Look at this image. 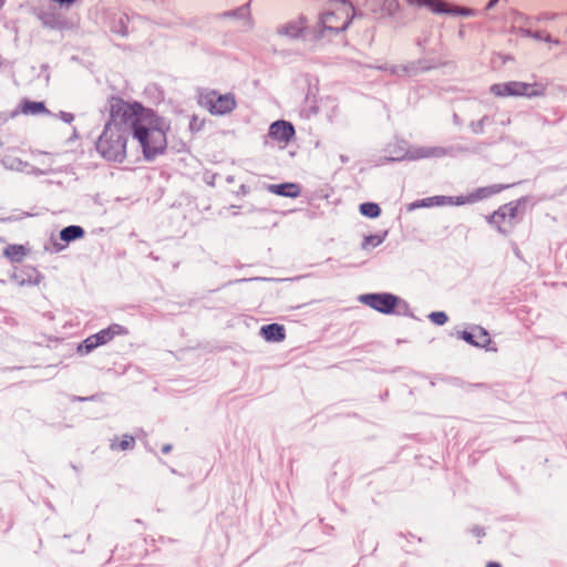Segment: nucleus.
I'll use <instances>...</instances> for the list:
<instances>
[{
    "mask_svg": "<svg viewBox=\"0 0 567 567\" xmlns=\"http://www.w3.org/2000/svg\"><path fill=\"white\" fill-rule=\"evenodd\" d=\"M110 117L96 141L99 154L107 161L122 162L126 156L130 118L134 115L131 103L121 97L109 101Z\"/></svg>",
    "mask_w": 567,
    "mask_h": 567,
    "instance_id": "obj_1",
    "label": "nucleus"
},
{
    "mask_svg": "<svg viewBox=\"0 0 567 567\" xmlns=\"http://www.w3.org/2000/svg\"><path fill=\"white\" fill-rule=\"evenodd\" d=\"M134 115L130 118V130L138 141L144 157L153 159L163 154L167 147V127L154 111L145 109L137 102L131 103Z\"/></svg>",
    "mask_w": 567,
    "mask_h": 567,
    "instance_id": "obj_2",
    "label": "nucleus"
},
{
    "mask_svg": "<svg viewBox=\"0 0 567 567\" xmlns=\"http://www.w3.org/2000/svg\"><path fill=\"white\" fill-rule=\"evenodd\" d=\"M354 16L353 7L346 0L332 1L320 14L317 25L311 31V39L320 41L347 29Z\"/></svg>",
    "mask_w": 567,
    "mask_h": 567,
    "instance_id": "obj_3",
    "label": "nucleus"
},
{
    "mask_svg": "<svg viewBox=\"0 0 567 567\" xmlns=\"http://www.w3.org/2000/svg\"><path fill=\"white\" fill-rule=\"evenodd\" d=\"M525 213V199H516L498 207L487 217V221L499 234L507 235L520 221Z\"/></svg>",
    "mask_w": 567,
    "mask_h": 567,
    "instance_id": "obj_4",
    "label": "nucleus"
},
{
    "mask_svg": "<svg viewBox=\"0 0 567 567\" xmlns=\"http://www.w3.org/2000/svg\"><path fill=\"white\" fill-rule=\"evenodd\" d=\"M489 92L496 97H538L546 92V85L539 82L508 81L496 83L489 87Z\"/></svg>",
    "mask_w": 567,
    "mask_h": 567,
    "instance_id": "obj_5",
    "label": "nucleus"
},
{
    "mask_svg": "<svg viewBox=\"0 0 567 567\" xmlns=\"http://www.w3.org/2000/svg\"><path fill=\"white\" fill-rule=\"evenodd\" d=\"M197 102L199 106L207 110L213 115L230 113L237 105L234 94H217V92L213 90L200 92Z\"/></svg>",
    "mask_w": 567,
    "mask_h": 567,
    "instance_id": "obj_6",
    "label": "nucleus"
},
{
    "mask_svg": "<svg viewBox=\"0 0 567 567\" xmlns=\"http://www.w3.org/2000/svg\"><path fill=\"white\" fill-rule=\"evenodd\" d=\"M127 330L121 324H111L106 329L99 331L95 334L87 337L79 347L78 352L86 354L100 346L111 342L116 336L126 334Z\"/></svg>",
    "mask_w": 567,
    "mask_h": 567,
    "instance_id": "obj_7",
    "label": "nucleus"
},
{
    "mask_svg": "<svg viewBox=\"0 0 567 567\" xmlns=\"http://www.w3.org/2000/svg\"><path fill=\"white\" fill-rule=\"evenodd\" d=\"M359 300L382 313H392L399 303V298L392 293H367L361 295Z\"/></svg>",
    "mask_w": 567,
    "mask_h": 567,
    "instance_id": "obj_8",
    "label": "nucleus"
},
{
    "mask_svg": "<svg viewBox=\"0 0 567 567\" xmlns=\"http://www.w3.org/2000/svg\"><path fill=\"white\" fill-rule=\"evenodd\" d=\"M411 6L425 7L433 13H446L454 16L471 17L474 14V10L464 7H451L443 0H406Z\"/></svg>",
    "mask_w": 567,
    "mask_h": 567,
    "instance_id": "obj_9",
    "label": "nucleus"
},
{
    "mask_svg": "<svg viewBox=\"0 0 567 567\" xmlns=\"http://www.w3.org/2000/svg\"><path fill=\"white\" fill-rule=\"evenodd\" d=\"M295 133V127L290 122L276 121L270 125L268 135L284 146H287L293 138Z\"/></svg>",
    "mask_w": 567,
    "mask_h": 567,
    "instance_id": "obj_10",
    "label": "nucleus"
},
{
    "mask_svg": "<svg viewBox=\"0 0 567 567\" xmlns=\"http://www.w3.org/2000/svg\"><path fill=\"white\" fill-rule=\"evenodd\" d=\"M462 338L476 347H487L491 343V337L488 332L480 327L474 328L472 331H464Z\"/></svg>",
    "mask_w": 567,
    "mask_h": 567,
    "instance_id": "obj_11",
    "label": "nucleus"
},
{
    "mask_svg": "<svg viewBox=\"0 0 567 567\" xmlns=\"http://www.w3.org/2000/svg\"><path fill=\"white\" fill-rule=\"evenodd\" d=\"M30 254V249L25 245L12 244L3 249V256L11 262H22Z\"/></svg>",
    "mask_w": 567,
    "mask_h": 567,
    "instance_id": "obj_12",
    "label": "nucleus"
},
{
    "mask_svg": "<svg viewBox=\"0 0 567 567\" xmlns=\"http://www.w3.org/2000/svg\"><path fill=\"white\" fill-rule=\"evenodd\" d=\"M260 333L265 338V340L272 342H280L284 341L286 338V331L284 326L278 323L262 326L260 329Z\"/></svg>",
    "mask_w": 567,
    "mask_h": 567,
    "instance_id": "obj_13",
    "label": "nucleus"
},
{
    "mask_svg": "<svg viewBox=\"0 0 567 567\" xmlns=\"http://www.w3.org/2000/svg\"><path fill=\"white\" fill-rule=\"evenodd\" d=\"M505 188H507V186L501 185V184H495V185H491L487 187H481V188L476 189L474 193L467 195V200L475 203L477 200L496 195V194L501 193L502 190H504Z\"/></svg>",
    "mask_w": 567,
    "mask_h": 567,
    "instance_id": "obj_14",
    "label": "nucleus"
},
{
    "mask_svg": "<svg viewBox=\"0 0 567 567\" xmlns=\"http://www.w3.org/2000/svg\"><path fill=\"white\" fill-rule=\"evenodd\" d=\"M269 190L272 194L285 197H298L300 195V186L293 183H284L278 185H270Z\"/></svg>",
    "mask_w": 567,
    "mask_h": 567,
    "instance_id": "obj_15",
    "label": "nucleus"
},
{
    "mask_svg": "<svg viewBox=\"0 0 567 567\" xmlns=\"http://www.w3.org/2000/svg\"><path fill=\"white\" fill-rule=\"evenodd\" d=\"M19 107L20 112L24 115L49 114V110L43 102L23 100Z\"/></svg>",
    "mask_w": 567,
    "mask_h": 567,
    "instance_id": "obj_16",
    "label": "nucleus"
},
{
    "mask_svg": "<svg viewBox=\"0 0 567 567\" xmlns=\"http://www.w3.org/2000/svg\"><path fill=\"white\" fill-rule=\"evenodd\" d=\"M306 29V21L305 19L300 18L296 21L289 22L287 25H285L280 33L290 38H298L302 34L303 30Z\"/></svg>",
    "mask_w": 567,
    "mask_h": 567,
    "instance_id": "obj_17",
    "label": "nucleus"
},
{
    "mask_svg": "<svg viewBox=\"0 0 567 567\" xmlns=\"http://www.w3.org/2000/svg\"><path fill=\"white\" fill-rule=\"evenodd\" d=\"M135 445V439L132 435L125 434L122 437H116L111 443L113 451H126L133 449Z\"/></svg>",
    "mask_w": 567,
    "mask_h": 567,
    "instance_id": "obj_18",
    "label": "nucleus"
},
{
    "mask_svg": "<svg viewBox=\"0 0 567 567\" xmlns=\"http://www.w3.org/2000/svg\"><path fill=\"white\" fill-rule=\"evenodd\" d=\"M83 236L84 229L80 226H68L63 228L60 233V238L66 243L82 238Z\"/></svg>",
    "mask_w": 567,
    "mask_h": 567,
    "instance_id": "obj_19",
    "label": "nucleus"
},
{
    "mask_svg": "<svg viewBox=\"0 0 567 567\" xmlns=\"http://www.w3.org/2000/svg\"><path fill=\"white\" fill-rule=\"evenodd\" d=\"M360 213L367 217L375 218L381 214V209L375 203H363L360 205Z\"/></svg>",
    "mask_w": 567,
    "mask_h": 567,
    "instance_id": "obj_20",
    "label": "nucleus"
},
{
    "mask_svg": "<svg viewBox=\"0 0 567 567\" xmlns=\"http://www.w3.org/2000/svg\"><path fill=\"white\" fill-rule=\"evenodd\" d=\"M447 202H446V197L444 196H434V197H430V198H425V199H422L420 204H417L416 206L417 207H429V206H432V205H445Z\"/></svg>",
    "mask_w": 567,
    "mask_h": 567,
    "instance_id": "obj_21",
    "label": "nucleus"
},
{
    "mask_svg": "<svg viewBox=\"0 0 567 567\" xmlns=\"http://www.w3.org/2000/svg\"><path fill=\"white\" fill-rule=\"evenodd\" d=\"M430 319L433 323L435 324H439V326H443L444 323L447 322L449 318L446 316L445 312L443 311H436V312H432L430 315Z\"/></svg>",
    "mask_w": 567,
    "mask_h": 567,
    "instance_id": "obj_22",
    "label": "nucleus"
},
{
    "mask_svg": "<svg viewBox=\"0 0 567 567\" xmlns=\"http://www.w3.org/2000/svg\"><path fill=\"white\" fill-rule=\"evenodd\" d=\"M205 121L197 115H193L189 122V130L194 133L199 132L204 127Z\"/></svg>",
    "mask_w": 567,
    "mask_h": 567,
    "instance_id": "obj_23",
    "label": "nucleus"
},
{
    "mask_svg": "<svg viewBox=\"0 0 567 567\" xmlns=\"http://www.w3.org/2000/svg\"><path fill=\"white\" fill-rule=\"evenodd\" d=\"M446 204H456V205H465V204H473V202L467 200V196H461L457 197L455 202H453L451 198H446Z\"/></svg>",
    "mask_w": 567,
    "mask_h": 567,
    "instance_id": "obj_24",
    "label": "nucleus"
},
{
    "mask_svg": "<svg viewBox=\"0 0 567 567\" xmlns=\"http://www.w3.org/2000/svg\"><path fill=\"white\" fill-rule=\"evenodd\" d=\"M512 17H513V21H526L527 20L526 16L519 11H513Z\"/></svg>",
    "mask_w": 567,
    "mask_h": 567,
    "instance_id": "obj_25",
    "label": "nucleus"
},
{
    "mask_svg": "<svg viewBox=\"0 0 567 567\" xmlns=\"http://www.w3.org/2000/svg\"><path fill=\"white\" fill-rule=\"evenodd\" d=\"M380 240L377 237H367L364 241V247H367L368 244L378 245Z\"/></svg>",
    "mask_w": 567,
    "mask_h": 567,
    "instance_id": "obj_26",
    "label": "nucleus"
},
{
    "mask_svg": "<svg viewBox=\"0 0 567 567\" xmlns=\"http://www.w3.org/2000/svg\"><path fill=\"white\" fill-rule=\"evenodd\" d=\"M486 567H502L501 564L496 563V561H489L486 564Z\"/></svg>",
    "mask_w": 567,
    "mask_h": 567,
    "instance_id": "obj_27",
    "label": "nucleus"
},
{
    "mask_svg": "<svg viewBox=\"0 0 567 567\" xmlns=\"http://www.w3.org/2000/svg\"><path fill=\"white\" fill-rule=\"evenodd\" d=\"M498 0H489L488 1V4H487V8L491 9L493 8L496 3H497Z\"/></svg>",
    "mask_w": 567,
    "mask_h": 567,
    "instance_id": "obj_28",
    "label": "nucleus"
},
{
    "mask_svg": "<svg viewBox=\"0 0 567 567\" xmlns=\"http://www.w3.org/2000/svg\"><path fill=\"white\" fill-rule=\"evenodd\" d=\"M37 277H40V275H39V274H37ZM35 282H39V278H37V279H35Z\"/></svg>",
    "mask_w": 567,
    "mask_h": 567,
    "instance_id": "obj_29",
    "label": "nucleus"
}]
</instances>
